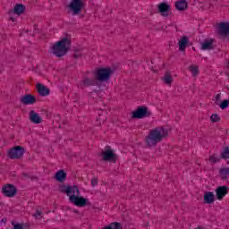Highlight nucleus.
<instances>
[{"instance_id":"34","label":"nucleus","mask_w":229,"mask_h":229,"mask_svg":"<svg viewBox=\"0 0 229 229\" xmlns=\"http://www.w3.org/2000/svg\"><path fill=\"white\" fill-rule=\"evenodd\" d=\"M216 101H221V94H217V95L216 96Z\"/></svg>"},{"instance_id":"28","label":"nucleus","mask_w":229,"mask_h":229,"mask_svg":"<svg viewBox=\"0 0 229 229\" xmlns=\"http://www.w3.org/2000/svg\"><path fill=\"white\" fill-rule=\"evenodd\" d=\"M229 106V100L225 99L224 100L220 105L219 107L221 108V110H226V107Z\"/></svg>"},{"instance_id":"29","label":"nucleus","mask_w":229,"mask_h":229,"mask_svg":"<svg viewBox=\"0 0 229 229\" xmlns=\"http://www.w3.org/2000/svg\"><path fill=\"white\" fill-rule=\"evenodd\" d=\"M220 120L219 114H212L210 117L211 123H219Z\"/></svg>"},{"instance_id":"10","label":"nucleus","mask_w":229,"mask_h":229,"mask_svg":"<svg viewBox=\"0 0 229 229\" xmlns=\"http://www.w3.org/2000/svg\"><path fill=\"white\" fill-rule=\"evenodd\" d=\"M2 192L6 198H13L17 194V188L13 184H6L2 188Z\"/></svg>"},{"instance_id":"15","label":"nucleus","mask_w":229,"mask_h":229,"mask_svg":"<svg viewBox=\"0 0 229 229\" xmlns=\"http://www.w3.org/2000/svg\"><path fill=\"white\" fill-rule=\"evenodd\" d=\"M21 103L22 105H35L37 98L35 96L28 94L21 98Z\"/></svg>"},{"instance_id":"16","label":"nucleus","mask_w":229,"mask_h":229,"mask_svg":"<svg viewBox=\"0 0 229 229\" xmlns=\"http://www.w3.org/2000/svg\"><path fill=\"white\" fill-rule=\"evenodd\" d=\"M216 192L217 199L221 200L225 196L228 194V187L220 186L216 189Z\"/></svg>"},{"instance_id":"8","label":"nucleus","mask_w":229,"mask_h":229,"mask_svg":"<svg viewBox=\"0 0 229 229\" xmlns=\"http://www.w3.org/2000/svg\"><path fill=\"white\" fill-rule=\"evenodd\" d=\"M148 107L140 106L132 113V119H144V117H148Z\"/></svg>"},{"instance_id":"3","label":"nucleus","mask_w":229,"mask_h":229,"mask_svg":"<svg viewBox=\"0 0 229 229\" xmlns=\"http://www.w3.org/2000/svg\"><path fill=\"white\" fill-rule=\"evenodd\" d=\"M114 74V70L110 67L98 68L94 72V78L100 83L110 81V78Z\"/></svg>"},{"instance_id":"4","label":"nucleus","mask_w":229,"mask_h":229,"mask_svg":"<svg viewBox=\"0 0 229 229\" xmlns=\"http://www.w3.org/2000/svg\"><path fill=\"white\" fill-rule=\"evenodd\" d=\"M67 8L72 15H80V13H81V10L85 8V3L83 0H71Z\"/></svg>"},{"instance_id":"14","label":"nucleus","mask_w":229,"mask_h":229,"mask_svg":"<svg viewBox=\"0 0 229 229\" xmlns=\"http://www.w3.org/2000/svg\"><path fill=\"white\" fill-rule=\"evenodd\" d=\"M217 30L219 35H222V37H227L229 35V22H221L217 25Z\"/></svg>"},{"instance_id":"30","label":"nucleus","mask_w":229,"mask_h":229,"mask_svg":"<svg viewBox=\"0 0 229 229\" xmlns=\"http://www.w3.org/2000/svg\"><path fill=\"white\" fill-rule=\"evenodd\" d=\"M222 158H229V148L226 147L221 154Z\"/></svg>"},{"instance_id":"5","label":"nucleus","mask_w":229,"mask_h":229,"mask_svg":"<svg viewBox=\"0 0 229 229\" xmlns=\"http://www.w3.org/2000/svg\"><path fill=\"white\" fill-rule=\"evenodd\" d=\"M60 192L66 194L69 201H71L75 196H80V188L76 185H62L60 186Z\"/></svg>"},{"instance_id":"32","label":"nucleus","mask_w":229,"mask_h":229,"mask_svg":"<svg viewBox=\"0 0 229 229\" xmlns=\"http://www.w3.org/2000/svg\"><path fill=\"white\" fill-rule=\"evenodd\" d=\"M40 216H42V212L37 210L36 213L34 214V217H36V219H40Z\"/></svg>"},{"instance_id":"9","label":"nucleus","mask_w":229,"mask_h":229,"mask_svg":"<svg viewBox=\"0 0 229 229\" xmlns=\"http://www.w3.org/2000/svg\"><path fill=\"white\" fill-rule=\"evenodd\" d=\"M102 160L115 164L117 162V156L114 153V150L107 149L102 152Z\"/></svg>"},{"instance_id":"21","label":"nucleus","mask_w":229,"mask_h":229,"mask_svg":"<svg viewBox=\"0 0 229 229\" xmlns=\"http://www.w3.org/2000/svg\"><path fill=\"white\" fill-rule=\"evenodd\" d=\"M188 6H189V4H187L186 0H179L175 3V8L176 10H179V12H183L187 10Z\"/></svg>"},{"instance_id":"11","label":"nucleus","mask_w":229,"mask_h":229,"mask_svg":"<svg viewBox=\"0 0 229 229\" xmlns=\"http://www.w3.org/2000/svg\"><path fill=\"white\" fill-rule=\"evenodd\" d=\"M97 84L98 82L95 77H85L84 79H82V81L79 82L78 87L79 89H85V87H92Z\"/></svg>"},{"instance_id":"13","label":"nucleus","mask_w":229,"mask_h":229,"mask_svg":"<svg viewBox=\"0 0 229 229\" xmlns=\"http://www.w3.org/2000/svg\"><path fill=\"white\" fill-rule=\"evenodd\" d=\"M36 89L38 90V94H39V96H41L42 98H46L49 96V94H51V90L49 89V88H47L44 84L38 83L36 85Z\"/></svg>"},{"instance_id":"1","label":"nucleus","mask_w":229,"mask_h":229,"mask_svg":"<svg viewBox=\"0 0 229 229\" xmlns=\"http://www.w3.org/2000/svg\"><path fill=\"white\" fill-rule=\"evenodd\" d=\"M167 135V130L164 129V127L152 129L146 137V145L148 148H155V146L158 144V142H162V139H165Z\"/></svg>"},{"instance_id":"2","label":"nucleus","mask_w":229,"mask_h":229,"mask_svg":"<svg viewBox=\"0 0 229 229\" xmlns=\"http://www.w3.org/2000/svg\"><path fill=\"white\" fill-rule=\"evenodd\" d=\"M70 47L71 38L65 37L55 42V44L50 47L49 53L50 55H54V56H57V58H62V56L67 55Z\"/></svg>"},{"instance_id":"18","label":"nucleus","mask_w":229,"mask_h":229,"mask_svg":"<svg viewBox=\"0 0 229 229\" xmlns=\"http://www.w3.org/2000/svg\"><path fill=\"white\" fill-rule=\"evenodd\" d=\"M25 9H26V7H24V5L18 4L14 6L13 11L9 12V15H10V17H12V15H13V13H15L16 15H21V13H24Z\"/></svg>"},{"instance_id":"22","label":"nucleus","mask_w":229,"mask_h":229,"mask_svg":"<svg viewBox=\"0 0 229 229\" xmlns=\"http://www.w3.org/2000/svg\"><path fill=\"white\" fill-rule=\"evenodd\" d=\"M187 44H189V38L183 36L178 42L179 51H185L187 49Z\"/></svg>"},{"instance_id":"24","label":"nucleus","mask_w":229,"mask_h":229,"mask_svg":"<svg viewBox=\"0 0 229 229\" xmlns=\"http://www.w3.org/2000/svg\"><path fill=\"white\" fill-rule=\"evenodd\" d=\"M67 178V174L64 170H60L57 173H55V180L57 182H65Z\"/></svg>"},{"instance_id":"35","label":"nucleus","mask_w":229,"mask_h":229,"mask_svg":"<svg viewBox=\"0 0 229 229\" xmlns=\"http://www.w3.org/2000/svg\"><path fill=\"white\" fill-rule=\"evenodd\" d=\"M10 21H12L13 22H15V18H13V17H10Z\"/></svg>"},{"instance_id":"23","label":"nucleus","mask_w":229,"mask_h":229,"mask_svg":"<svg viewBox=\"0 0 229 229\" xmlns=\"http://www.w3.org/2000/svg\"><path fill=\"white\" fill-rule=\"evenodd\" d=\"M162 81L165 85L171 87L173 85V75L170 72H165L164 77H162Z\"/></svg>"},{"instance_id":"17","label":"nucleus","mask_w":229,"mask_h":229,"mask_svg":"<svg viewBox=\"0 0 229 229\" xmlns=\"http://www.w3.org/2000/svg\"><path fill=\"white\" fill-rule=\"evenodd\" d=\"M30 120L33 124H40V123H42V117L39 116L38 113L33 110L30 112Z\"/></svg>"},{"instance_id":"27","label":"nucleus","mask_w":229,"mask_h":229,"mask_svg":"<svg viewBox=\"0 0 229 229\" xmlns=\"http://www.w3.org/2000/svg\"><path fill=\"white\" fill-rule=\"evenodd\" d=\"M219 160H221V157H217L216 154L209 157V162L211 164H216V162H219Z\"/></svg>"},{"instance_id":"31","label":"nucleus","mask_w":229,"mask_h":229,"mask_svg":"<svg viewBox=\"0 0 229 229\" xmlns=\"http://www.w3.org/2000/svg\"><path fill=\"white\" fill-rule=\"evenodd\" d=\"M12 225L13 229H24V225L22 224H16L15 222H12Z\"/></svg>"},{"instance_id":"19","label":"nucleus","mask_w":229,"mask_h":229,"mask_svg":"<svg viewBox=\"0 0 229 229\" xmlns=\"http://www.w3.org/2000/svg\"><path fill=\"white\" fill-rule=\"evenodd\" d=\"M202 51H208L214 49V39L205 40L201 43Z\"/></svg>"},{"instance_id":"36","label":"nucleus","mask_w":229,"mask_h":229,"mask_svg":"<svg viewBox=\"0 0 229 229\" xmlns=\"http://www.w3.org/2000/svg\"><path fill=\"white\" fill-rule=\"evenodd\" d=\"M104 121H105V118H103V119L100 118L98 124H101V123H104Z\"/></svg>"},{"instance_id":"26","label":"nucleus","mask_w":229,"mask_h":229,"mask_svg":"<svg viewBox=\"0 0 229 229\" xmlns=\"http://www.w3.org/2000/svg\"><path fill=\"white\" fill-rule=\"evenodd\" d=\"M219 174L222 180H226V178H228V175H229V168L228 167L221 168L219 170Z\"/></svg>"},{"instance_id":"33","label":"nucleus","mask_w":229,"mask_h":229,"mask_svg":"<svg viewBox=\"0 0 229 229\" xmlns=\"http://www.w3.org/2000/svg\"><path fill=\"white\" fill-rule=\"evenodd\" d=\"M91 185H92V187H96V185H98V179H92Z\"/></svg>"},{"instance_id":"12","label":"nucleus","mask_w":229,"mask_h":229,"mask_svg":"<svg viewBox=\"0 0 229 229\" xmlns=\"http://www.w3.org/2000/svg\"><path fill=\"white\" fill-rule=\"evenodd\" d=\"M157 10L162 17H169V14L171 13V5L165 2H163L158 4Z\"/></svg>"},{"instance_id":"25","label":"nucleus","mask_w":229,"mask_h":229,"mask_svg":"<svg viewBox=\"0 0 229 229\" xmlns=\"http://www.w3.org/2000/svg\"><path fill=\"white\" fill-rule=\"evenodd\" d=\"M189 71L191 72L193 77L198 76V74H199V66L196 65V64H191L189 67Z\"/></svg>"},{"instance_id":"20","label":"nucleus","mask_w":229,"mask_h":229,"mask_svg":"<svg viewBox=\"0 0 229 229\" xmlns=\"http://www.w3.org/2000/svg\"><path fill=\"white\" fill-rule=\"evenodd\" d=\"M215 200L216 199L214 197V192L207 191L204 194V202L207 203V205H212V203H214Z\"/></svg>"},{"instance_id":"7","label":"nucleus","mask_w":229,"mask_h":229,"mask_svg":"<svg viewBox=\"0 0 229 229\" xmlns=\"http://www.w3.org/2000/svg\"><path fill=\"white\" fill-rule=\"evenodd\" d=\"M70 203H72V205H74L75 207L83 208L87 207V205H90V200L82 196L76 195L74 198H72Z\"/></svg>"},{"instance_id":"6","label":"nucleus","mask_w":229,"mask_h":229,"mask_svg":"<svg viewBox=\"0 0 229 229\" xmlns=\"http://www.w3.org/2000/svg\"><path fill=\"white\" fill-rule=\"evenodd\" d=\"M23 155H24V148L21 146H17L8 151V157L12 160H17L19 158H22Z\"/></svg>"}]
</instances>
